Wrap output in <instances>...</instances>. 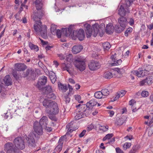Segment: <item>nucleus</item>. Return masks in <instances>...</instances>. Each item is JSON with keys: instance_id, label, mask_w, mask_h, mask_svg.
<instances>
[{"instance_id": "412c9836", "label": "nucleus", "mask_w": 153, "mask_h": 153, "mask_svg": "<svg viewBox=\"0 0 153 153\" xmlns=\"http://www.w3.org/2000/svg\"><path fill=\"white\" fill-rule=\"evenodd\" d=\"M83 48V46L81 45H76L72 47V51L74 54H76L81 51Z\"/></svg>"}, {"instance_id": "6e6552de", "label": "nucleus", "mask_w": 153, "mask_h": 153, "mask_svg": "<svg viewBox=\"0 0 153 153\" xmlns=\"http://www.w3.org/2000/svg\"><path fill=\"white\" fill-rule=\"evenodd\" d=\"M75 65L81 71H83L85 69V61L80 58H77L76 59Z\"/></svg>"}, {"instance_id": "39448f33", "label": "nucleus", "mask_w": 153, "mask_h": 153, "mask_svg": "<svg viewBox=\"0 0 153 153\" xmlns=\"http://www.w3.org/2000/svg\"><path fill=\"white\" fill-rule=\"evenodd\" d=\"M62 30L66 36H70L72 39L74 40H75L77 37L79 40L82 41L83 40L85 37L84 31L82 29H79L78 31H74L73 33V29L71 27H69L68 29L63 28Z\"/></svg>"}, {"instance_id": "13d9d810", "label": "nucleus", "mask_w": 153, "mask_h": 153, "mask_svg": "<svg viewBox=\"0 0 153 153\" xmlns=\"http://www.w3.org/2000/svg\"><path fill=\"white\" fill-rule=\"evenodd\" d=\"M62 69L63 70H66V69H67L68 68H69V67L68 66V65L65 64H64V65H63Z\"/></svg>"}, {"instance_id": "2eb2a0df", "label": "nucleus", "mask_w": 153, "mask_h": 153, "mask_svg": "<svg viewBox=\"0 0 153 153\" xmlns=\"http://www.w3.org/2000/svg\"><path fill=\"white\" fill-rule=\"evenodd\" d=\"M153 82V79L150 77H148L140 82V86L150 85Z\"/></svg>"}, {"instance_id": "bf43d9fd", "label": "nucleus", "mask_w": 153, "mask_h": 153, "mask_svg": "<svg viewBox=\"0 0 153 153\" xmlns=\"http://www.w3.org/2000/svg\"><path fill=\"white\" fill-rule=\"evenodd\" d=\"M58 56L60 59L62 60L65 59V56L62 54H58Z\"/></svg>"}, {"instance_id": "58836bf2", "label": "nucleus", "mask_w": 153, "mask_h": 153, "mask_svg": "<svg viewBox=\"0 0 153 153\" xmlns=\"http://www.w3.org/2000/svg\"><path fill=\"white\" fill-rule=\"evenodd\" d=\"M74 97L76 100H77L79 103H82L83 102V101H80L81 100V98L80 95H76L74 96Z\"/></svg>"}, {"instance_id": "f3484780", "label": "nucleus", "mask_w": 153, "mask_h": 153, "mask_svg": "<svg viewBox=\"0 0 153 153\" xmlns=\"http://www.w3.org/2000/svg\"><path fill=\"white\" fill-rule=\"evenodd\" d=\"M40 125L43 128H46L48 123V117L45 116H43L40 120L39 122Z\"/></svg>"}, {"instance_id": "774afa93", "label": "nucleus", "mask_w": 153, "mask_h": 153, "mask_svg": "<svg viewBox=\"0 0 153 153\" xmlns=\"http://www.w3.org/2000/svg\"><path fill=\"white\" fill-rule=\"evenodd\" d=\"M109 112L110 113V116L112 117L114 114V112L112 111H109Z\"/></svg>"}, {"instance_id": "4468645a", "label": "nucleus", "mask_w": 153, "mask_h": 153, "mask_svg": "<svg viewBox=\"0 0 153 153\" xmlns=\"http://www.w3.org/2000/svg\"><path fill=\"white\" fill-rule=\"evenodd\" d=\"M146 70H143L142 68H139L137 70L131 71V73L138 77H143L146 75Z\"/></svg>"}, {"instance_id": "c9c22d12", "label": "nucleus", "mask_w": 153, "mask_h": 153, "mask_svg": "<svg viewBox=\"0 0 153 153\" xmlns=\"http://www.w3.org/2000/svg\"><path fill=\"white\" fill-rule=\"evenodd\" d=\"M71 123H69L66 126V129H68V131L66 133V134H69V133H71L75 130L74 129H71Z\"/></svg>"}, {"instance_id": "f704fd0d", "label": "nucleus", "mask_w": 153, "mask_h": 153, "mask_svg": "<svg viewBox=\"0 0 153 153\" xmlns=\"http://www.w3.org/2000/svg\"><path fill=\"white\" fill-rule=\"evenodd\" d=\"M46 94V97L48 99L51 100H54L55 99L56 97L54 94L52 93V91H51L50 93H48Z\"/></svg>"}, {"instance_id": "338daca9", "label": "nucleus", "mask_w": 153, "mask_h": 153, "mask_svg": "<svg viewBox=\"0 0 153 153\" xmlns=\"http://www.w3.org/2000/svg\"><path fill=\"white\" fill-rule=\"evenodd\" d=\"M54 64L55 65L56 67H57L59 65L58 62L56 61H53Z\"/></svg>"}, {"instance_id": "ddd939ff", "label": "nucleus", "mask_w": 153, "mask_h": 153, "mask_svg": "<svg viewBox=\"0 0 153 153\" xmlns=\"http://www.w3.org/2000/svg\"><path fill=\"white\" fill-rule=\"evenodd\" d=\"M89 69L94 71L99 68L100 67L99 63L97 61H92L90 62L88 65Z\"/></svg>"}, {"instance_id": "79ce46f5", "label": "nucleus", "mask_w": 153, "mask_h": 153, "mask_svg": "<svg viewBox=\"0 0 153 153\" xmlns=\"http://www.w3.org/2000/svg\"><path fill=\"white\" fill-rule=\"evenodd\" d=\"M149 126H150V128H149L148 132L149 136L151 135L153 133V124Z\"/></svg>"}, {"instance_id": "2f4dec72", "label": "nucleus", "mask_w": 153, "mask_h": 153, "mask_svg": "<svg viewBox=\"0 0 153 153\" xmlns=\"http://www.w3.org/2000/svg\"><path fill=\"white\" fill-rule=\"evenodd\" d=\"M29 47L31 50H34L36 51H37L39 50L38 47L36 45H34L31 42L29 43Z\"/></svg>"}, {"instance_id": "bb28decb", "label": "nucleus", "mask_w": 153, "mask_h": 153, "mask_svg": "<svg viewBox=\"0 0 153 153\" xmlns=\"http://www.w3.org/2000/svg\"><path fill=\"white\" fill-rule=\"evenodd\" d=\"M126 118V117L123 116L120 118H119L117 120V121L116 123L117 125H121L125 122Z\"/></svg>"}, {"instance_id": "b1692460", "label": "nucleus", "mask_w": 153, "mask_h": 153, "mask_svg": "<svg viewBox=\"0 0 153 153\" xmlns=\"http://www.w3.org/2000/svg\"><path fill=\"white\" fill-rule=\"evenodd\" d=\"M40 90L42 91L44 94H46L52 91L51 87L50 85L47 86L45 87H44L42 88V89Z\"/></svg>"}, {"instance_id": "69168bd1", "label": "nucleus", "mask_w": 153, "mask_h": 153, "mask_svg": "<svg viewBox=\"0 0 153 153\" xmlns=\"http://www.w3.org/2000/svg\"><path fill=\"white\" fill-rule=\"evenodd\" d=\"M69 81L70 82L73 84H74L75 83V81L71 78L69 79Z\"/></svg>"}, {"instance_id": "aec40b11", "label": "nucleus", "mask_w": 153, "mask_h": 153, "mask_svg": "<svg viewBox=\"0 0 153 153\" xmlns=\"http://www.w3.org/2000/svg\"><path fill=\"white\" fill-rule=\"evenodd\" d=\"M89 113L86 110H85L83 112L76 115L74 117L75 120H77L82 118H84L87 116Z\"/></svg>"}, {"instance_id": "3c124183", "label": "nucleus", "mask_w": 153, "mask_h": 153, "mask_svg": "<svg viewBox=\"0 0 153 153\" xmlns=\"http://www.w3.org/2000/svg\"><path fill=\"white\" fill-rule=\"evenodd\" d=\"M136 102L134 100H130L129 102V105H131L132 107L135 104H136Z\"/></svg>"}, {"instance_id": "ea45409f", "label": "nucleus", "mask_w": 153, "mask_h": 153, "mask_svg": "<svg viewBox=\"0 0 153 153\" xmlns=\"http://www.w3.org/2000/svg\"><path fill=\"white\" fill-rule=\"evenodd\" d=\"M122 62V60L120 59L117 61H114V62L112 63L111 64L112 65H120Z\"/></svg>"}, {"instance_id": "72a5a7b5", "label": "nucleus", "mask_w": 153, "mask_h": 153, "mask_svg": "<svg viewBox=\"0 0 153 153\" xmlns=\"http://www.w3.org/2000/svg\"><path fill=\"white\" fill-rule=\"evenodd\" d=\"M104 77L105 78L110 79L113 77V74L110 72H106L105 73Z\"/></svg>"}, {"instance_id": "f257e3e1", "label": "nucleus", "mask_w": 153, "mask_h": 153, "mask_svg": "<svg viewBox=\"0 0 153 153\" xmlns=\"http://www.w3.org/2000/svg\"><path fill=\"white\" fill-rule=\"evenodd\" d=\"M35 3L38 11L37 12H34L32 16L33 19L36 22L34 25V29L36 32H39L43 38H45L47 37V27L45 25H42L40 20L43 16L42 13L40 10L42 6V0H36Z\"/></svg>"}, {"instance_id": "a211bd4d", "label": "nucleus", "mask_w": 153, "mask_h": 153, "mask_svg": "<svg viewBox=\"0 0 153 153\" xmlns=\"http://www.w3.org/2000/svg\"><path fill=\"white\" fill-rule=\"evenodd\" d=\"M34 71L33 70L32 68H30L27 69L25 72L23 73V77H24L27 76L32 77V76H34Z\"/></svg>"}, {"instance_id": "393cba45", "label": "nucleus", "mask_w": 153, "mask_h": 153, "mask_svg": "<svg viewBox=\"0 0 153 153\" xmlns=\"http://www.w3.org/2000/svg\"><path fill=\"white\" fill-rule=\"evenodd\" d=\"M101 91L105 98V96H107L109 95V93L112 92V89L110 88H109L108 89L104 88L102 89Z\"/></svg>"}, {"instance_id": "7c9ffc66", "label": "nucleus", "mask_w": 153, "mask_h": 153, "mask_svg": "<svg viewBox=\"0 0 153 153\" xmlns=\"http://www.w3.org/2000/svg\"><path fill=\"white\" fill-rule=\"evenodd\" d=\"M102 46L104 51H108L111 47L110 44L108 42H105L102 44Z\"/></svg>"}, {"instance_id": "052dcab7", "label": "nucleus", "mask_w": 153, "mask_h": 153, "mask_svg": "<svg viewBox=\"0 0 153 153\" xmlns=\"http://www.w3.org/2000/svg\"><path fill=\"white\" fill-rule=\"evenodd\" d=\"M108 136L107 137V139H109L111 138L113 136V134H107L106 136Z\"/></svg>"}, {"instance_id": "f03ea898", "label": "nucleus", "mask_w": 153, "mask_h": 153, "mask_svg": "<svg viewBox=\"0 0 153 153\" xmlns=\"http://www.w3.org/2000/svg\"><path fill=\"white\" fill-rule=\"evenodd\" d=\"M33 128L35 133L37 134H35L33 132H31L28 137L26 138L27 140L28 146L31 148L34 147L36 146V143L37 142L39 138V135L42 134L43 127L38 123V122H35L33 124Z\"/></svg>"}, {"instance_id": "e2e57ef3", "label": "nucleus", "mask_w": 153, "mask_h": 153, "mask_svg": "<svg viewBox=\"0 0 153 153\" xmlns=\"http://www.w3.org/2000/svg\"><path fill=\"white\" fill-rule=\"evenodd\" d=\"M43 128L45 129L48 131H51L52 130V128L51 127H47L46 126V128Z\"/></svg>"}, {"instance_id": "f8f14e48", "label": "nucleus", "mask_w": 153, "mask_h": 153, "mask_svg": "<svg viewBox=\"0 0 153 153\" xmlns=\"http://www.w3.org/2000/svg\"><path fill=\"white\" fill-rule=\"evenodd\" d=\"M0 79L2 80V82H1L2 85H4V84L6 86H8L11 85L12 84V81L10 76L9 75L6 76L4 78V79L2 78H0Z\"/></svg>"}, {"instance_id": "c756f323", "label": "nucleus", "mask_w": 153, "mask_h": 153, "mask_svg": "<svg viewBox=\"0 0 153 153\" xmlns=\"http://www.w3.org/2000/svg\"><path fill=\"white\" fill-rule=\"evenodd\" d=\"M97 103V102L94 99H93L90 100L89 102L87 103L86 106H88V107L89 105L90 106V107L94 106L96 105Z\"/></svg>"}, {"instance_id": "20e7f679", "label": "nucleus", "mask_w": 153, "mask_h": 153, "mask_svg": "<svg viewBox=\"0 0 153 153\" xmlns=\"http://www.w3.org/2000/svg\"><path fill=\"white\" fill-rule=\"evenodd\" d=\"M43 106L45 107L46 113L50 115H56L59 111L57 104L55 102L48 99H45L42 102Z\"/></svg>"}, {"instance_id": "dca6fc26", "label": "nucleus", "mask_w": 153, "mask_h": 153, "mask_svg": "<svg viewBox=\"0 0 153 153\" xmlns=\"http://www.w3.org/2000/svg\"><path fill=\"white\" fill-rule=\"evenodd\" d=\"M119 24L124 27H126L128 24L127 18L124 16H120L118 19Z\"/></svg>"}, {"instance_id": "864d4df0", "label": "nucleus", "mask_w": 153, "mask_h": 153, "mask_svg": "<svg viewBox=\"0 0 153 153\" xmlns=\"http://www.w3.org/2000/svg\"><path fill=\"white\" fill-rule=\"evenodd\" d=\"M94 128V126L92 124H91L90 125H88L87 127V131H89L92 130Z\"/></svg>"}, {"instance_id": "603ef678", "label": "nucleus", "mask_w": 153, "mask_h": 153, "mask_svg": "<svg viewBox=\"0 0 153 153\" xmlns=\"http://www.w3.org/2000/svg\"><path fill=\"white\" fill-rule=\"evenodd\" d=\"M116 71L118 73L120 74H123L125 72V70L123 68H117Z\"/></svg>"}, {"instance_id": "c85d7f7f", "label": "nucleus", "mask_w": 153, "mask_h": 153, "mask_svg": "<svg viewBox=\"0 0 153 153\" xmlns=\"http://www.w3.org/2000/svg\"><path fill=\"white\" fill-rule=\"evenodd\" d=\"M94 96L95 98L98 99L104 98L101 91L96 92L94 94Z\"/></svg>"}, {"instance_id": "473e14b6", "label": "nucleus", "mask_w": 153, "mask_h": 153, "mask_svg": "<svg viewBox=\"0 0 153 153\" xmlns=\"http://www.w3.org/2000/svg\"><path fill=\"white\" fill-rule=\"evenodd\" d=\"M58 143L59 144L55 148L54 151L59 153L62 150L63 143Z\"/></svg>"}, {"instance_id": "9b49d317", "label": "nucleus", "mask_w": 153, "mask_h": 153, "mask_svg": "<svg viewBox=\"0 0 153 153\" xmlns=\"http://www.w3.org/2000/svg\"><path fill=\"white\" fill-rule=\"evenodd\" d=\"M124 5H121L118 10V14L120 16H125L127 13L129 12V10L128 9V7H127L125 4Z\"/></svg>"}, {"instance_id": "6e6d98bb", "label": "nucleus", "mask_w": 153, "mask_h": 153, "mask_svg": "<svg viewBox=\"0 0 153 153\" xmlns=\"http://www.w3.org/2000/svg\"><path fill=\"white\" fill-rule=\"evenodd\" d=\"M86 132V130H83L81 133L79 134V137H83L84 135L85 134Z\"/></svg>"}, {"instance_id": "4be33fe9", "label": "nucleus", "mask_w": 153, "mask_h": 153, "mask_svg": "<svg viewBox=\"0 0 153 153\" xmlns=\"http://www.w3.org/2000/svg\"><path fill=\"white\" fill-rule=\"evenodd\" d=\"M114 30V27L111 24L107 25L106 27V32L109 34L112 33Z\"/></svg>"}, {"instance_id": "5fc2aeb1", "label": "nucleus", "mask_w": 153, "mask_h": 153, "mask_svg": "<svg viewBox=\"0 0 153 153\" xmlns=\"http://www.w3.org/2000/svg\"><path fill=\"white\" fill-rule=\"evenodd\" d=\"M126 93V91L125 90H121L119 92V93L120 95V97H123Z\"/></svg>"}, {"instance_id": "4c0bfd02", "label": "nucleus", "mask_w": 153, "mask_h": 153, "mask_svg": "<svg viewBox=\"0 0 153 153\" xmlns=\"http://www.w3.org/2000/svg\"><path fill=\"white\" fill-rule=\"evenodd\" d=\"M131 145V144L130 143H125L123 146L124 149L126 150L127 149L129 148Z\"/></svg>"}, {"instance_id": "1a4fd4ad", "label": "nucleus", "mask_w": 153, "mask_h": 153, "mask_svg": "<svg viewBox=\"0 0 153 153\" xmlns=\"http://www.w3.org/2000/svg\"><path fill=\"white\" fill-rule=\"evenodd\" d=\"M47 77L44 76L40 77L36 85V87L39 90L42 89L44 87V86L47 82Z\"/></svg>"}, {"instance_id": "de8ad7c7", "label": "nucleus", "mask_w": 153, "mask_h": 153, "mask_svg": "<svg viewBox=\"0 0 153 153\" xmlns=\"http://www.w3.org/2000/svg\"><path fill=\"white\" fill-rule=\"evenodd\" d=\"M149 95V93L147 91H143L141 93V95L144 97H146Z\"/></svg>"}, {"instance_id": "9d476101", "label": "nucleus", "mask_w": 153, "mask_h": 153, "mask_svg": "<svg viewBox=\"0 0 153 153\" xmlns=\"http://www.w3.org/2000/svg\"><path fill=\"white\" fill-rule=\"evenodd\" d=\"M51 30L53 35H56L58 38H60L61 37L62 31L60 30H56V27L55 25H51Z\"/></svg>"}, {"instance_id": "a878e982", "label": "nucleus", "mask_w": 153, "mask_h": 153, "mask_svg": "<svg viewBox=\"0 0 153 153\" xmlns=\"http://www.w3.org/2000/svg\"><path fill=\"white\" fill-rule=\"evenodd\" d=\"M126 27L122 26L116 25L114 27V30L116 33H120L125 29Z\"/></svg>"}, {"instance_id": "680f3d73", "label": "nucleus", "mask_w": 153, "mask_h": 153, "mask_svg": "<svg viewBox=\"0 0 153 153\" xmlns=\"http://www.w3.org/2000/svg\"><path fill=\"white\" fill-rule=\"evenodd\" d=\"M53 48L52 46H50V45H47L45 47V49L46 50V51H48L49 50H50L51 49Z\"/></svg>"}, {"instance_id": "0e129e2a", "label": "nucleus", "mask_w": 153, "mask_h": 153, "mask_svg": "<svg viewBox=\"0 0 153 153\" xmlns=\"http://www.w3.org/2000/svg\"><path fill=\"white\" fill-rule=\"evenodd\" d=\"M68 88L69 89V92H71L73 88L72 86H71L69 84H68Z\"/></svg>"}, {"instance_id": "0eeeda50", "label": "nucleus", "mask_w": 153, "mask_h": 153, "mask_svg": "<svg viewBox=\"0 0 153 153\" xmlns=\"http://www.w3.org/2000/svg\"><path fill=\"white\" fill-rule=\"evenodd\" d=\"M13 143L16 148L22 150L25 148V142L24 138L17 137L13 140Z\"/></svg>"}, {"instance_id": "6ab92c4d", "label": "nucleus", "mask_w": 153, "mask_h": 153, "mask_svg": "<svg viewBox=\"0 0 153 153\" xmlns=\"http://www.w3.org/2000/svg\"><path fill=\"white\" fill-rule=\"evenodd\" d=\"M16 69L18 71H24L26 69L27 67L24 63H17L15 64Z\"/></svg>"}, {"instance_id": "49530a36", "label": "nucleus", "mask_w": 153, "mask_h": 153, "mask_svg": "<svg viewBox=\"0 0 153 153\" xmlns=\"http://www.w3.org/2000/svg\"><path fill=\"white\" fill-rule=\"evenodd\" d=\"M146 71H145L146 73L147 74V71H149L151 70H153V66L152 65H149L147 66L145 70Z\"/></svg>"}, {"instance_id": "a18cd8bd", "label": "nucleus", "mask_w": 153, "mask_h": 153, "mask_svg": "<svg viewBox=\"0 0 153 153\" xmlns=\"http://www.w3.org/2000/svg\"><path fill=\"white\" fill-rule=\"evenodd\" d=\"M63 99L66 103H68L70 101V99L68 95H66L65 96H64Z\"/></svg>"}, {"instance_id": "5701e85b", "label": "nucleus", "mask_w": 153, "mask_h": 153, "mask_svg": "<svg viewBox=\"0 0 153 153\" xmlns=\"http://www.w3.org/2000/svg\"><path fill=\"white\" fill-rule=\"evenodd\" d=\"M58 85L59 89L63 92H65L68 89L66 85L63 84L60 82H58Z\"/></svg>"}, {"instance_id": "423d86ee", "label": "nucleus", "mask_w": 153, "mask_h": 153, "mask_svg": "<svg viewBox=\"0 0 153 153\" xmlns=\"http://www.w3.org/2000/svg\"><path fill=\"white\" fill-rule=\"evenodd\" d=\"M4 150L6 151V153H21V151L18 150V152L15 146L12 143L8 142L4 146Z\"/></svg>"}, {"instance_id": "8fccbe9b", "label": "nucleus", "mask_w": 153, "mask_h": 153, "mask_svg": "<svg viewBox=\"0 0 153 153\" xmlns=\"http://www.w3.org/2000/svg\"><path fill=\"white\" fill-rule=\"evenodd\" d=\"M72 58V55L71 54H69L66 56V60L68 62H70Z\"/></svg>"}, {"instance_id": "37998d69", "label": "nucleus", "mask_w": 153, "mask_h": 153, "mask_svg": "<svg viewBox=\"0 0 153 153\" xmlns=\"http://www.w3.org/2000/svg\"><path fill=\"white\" fill-rule=\"evenodd\" d=\"M13 75L14 77L15 78L16 80H18L19 79L20 77V76L19 74H18L16 72H14L13 73Z\"/></svg>"}, {"instance_id": "7ed1b4c3", "label": "nucleus", "mask_w": 153, "mask_h": 153, "mask_svg": "<svg viewBox=\"0 0 153 153\" xmlns=\"http://www.w3.org/2000/svg\"><path fill=\"white\" fill-rule=\"evenodd\" d=\"M85 28L87 38L90 37L92 35L94 37H96L98 33L101 37L103 35L104 32L102 28L97 24L94 25L92 27L90 25H86Z\"/></svg>"}, {"instance_id": "e433bc0d", "label": "nucleus", "mask_w": 153, "mask_h": 153, "mask_svg": "<svg viewBox=\"0 0 153 153\" xmlns=\"http://www.w3.org/2000/svg\"><path fill=\"white\" fill-rule=\"evenodd\" d=\"M138 149V146L135 145L130 150L129 153H135Z\"/></svg>"}, {"instance_id": "cd10ccee", "label": "nucleus", "mask_w": 153, "mask_h": 153, "mask_svg": "<svg viewBox=\"0 0 153 153\" xmlns=\"http://www.w3.org/2000/svg\"><path fill=\"white\" fill-rule=\"evenodd\" d=\"M49 74L50 79H51L52 83H54L55 82L56 79V76L55 73L52 71L49 73Z\"/></svg>"}, {"instance_id": "a19ab883", "label": "nucleus", "mask_w": 153, "mask_h": 153, "mask_svg": "<svg viewBox=\"0 0 153 153\" xmlns=\"http://www.w3.org/2000/svg\"><path fill=\"white\" fill-rule=\"evenodd\" d=\"M132 31V28L131 27L128 28L125 32V35L126 36H128V34L131 33Z\"/></svg>"}, {"instance_id": "09e8293b", "label": "nucleus", "mask_w": 153, "mask_h": 153, "mask_svg": "<svg viewBox=\"0 0 153 153\" xmlns=\"http://www.w3.org/2000/svg\"><path fill=\"white\" fill-rule=\"evenodd\" d=\"M128 23H129V25L131 26H132L134 23V19L132 18H129L127 21Z\"/></svg>"}, {"instance_id": "c03bdc74", "label": "nucleus", "mask_w": 153, "mask_h": 153, "mask_svg": "<svg viewBox=\"0 0 153 153\" xmlns=\"http://www.w3.org/2000/svg\"><path fill=\"white\" fill-rule=\"evenodd\" d=\"M108 126H101L100 127V130H102L104 131H105L108 129Z\"/></svg>"}, {"instance_id": "4d7b16f0", "label": "nucleus", "mask_w": 153, "mask_h": 153, "mask_svg": "<svg viewBox=\"0 0 153 153\" xmlns=\"http://www.w3.org/2000/svg\"><path fill=\"white\" fill-rule=\"evenodd\" d=\"M115 149L117 153H123V152L119 147L116 148Z\"/></svg>"}]
</instances>
